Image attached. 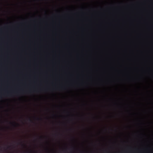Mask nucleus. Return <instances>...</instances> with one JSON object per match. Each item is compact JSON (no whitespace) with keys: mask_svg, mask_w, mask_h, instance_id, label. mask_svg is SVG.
<instances>
[{"mask_svg":"<svg viewBox=\"0 0 153 153\" xmlns=\"http://www.w3.org/2000/svg\"><path fill=\"white\" fill-rule=\"evenodd\" d=\"M27 153H31L30 152H27Z\"/></svg>","mask_w":153,"mask_h":153,"instance_id":"obj_4","label":"nucleus"},{"mask_svg":"<svg viewBox=\"0 0 153 153\" xmlns=\"http://www.w3.org/2000/svg\"><path fill=\"white\" fill-rule=\"evenodd\" d=\"M36 120H42V119H41V118H36Z\"/></svg>","mask_w":153,"mask_h":153,"instance_id":"obj_2","label":"nucleus"},{"mask_svg":"<svg viewBox=\"0 0 153 153\" xmlns=\"http://www.w3.org/2000/svg\"><path fill=\"white\" fill-rule=\"evenodd\" d=\"M10 123L12 125V126H19V124L16 123L15 122H10Z\"/></svg>","mask_w":153,"mask_h":153,"instance_id":"obj_1","label":"nucleus"},{"mask_svg":"<svg viewBox=\"0 0 153 153\" xmlns=\"http://www.w3.org/2000/svg\"><path fill=\"white\" fill-rule=\"evenodd\" d=\"M29 121L30 122H32V120L30 119V118H29V119H28Z\"/></svg>","mask_w":153,"mask_h":153,"instance_id":"obj_3","label":"nucleus"}]
</instances>
